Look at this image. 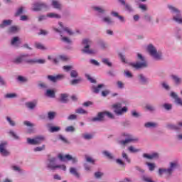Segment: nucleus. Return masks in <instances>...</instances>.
<instances>
[{"label": "nucleus", "mask_w": 182, "mask_h": 182, "mask_svg": "<svg viewBox=\"0 0 182 182\" xmlns=\"http://www.w3.org/2000/svg\"><path fill=\"white\" fill-rule=\"evenodd\" d=\"M11 45L14 46H19V45H21L19 37H14L13 39L11 40Z\"/></svg>", "instance_id": "4be33fe9"}, {"label": "nucleus", "mask_w": 182, "mask_h": 182, "mask_svg": "<svg viewBox=\"0 0 182 182\" xmlns=\"http://www.w3.org/2000/svg\"><path fill=\"white\" fill-rule=\"evenodd\" d=\"M104 86H105V85H103V84H100V85H98L97 87L92 86V92L94 93H99V92H100V90H102V87H103Z\"/></svg>", "instance_id": "a211bd4d"}, {"label": "nucleus", "mask_w": 182, "mask_h": 182, "mask_svg": "<svg viewBox=\"0 0 182 182\" xmlns=\"http://www.w3.org/2000/svg\"><path fill=\"white\" fill-rule=\"evenodd\" d=\"M129 65L136 70L143 68H147V62L140 53L137 54L136 63H131Z\"/></svg>", "instance_id": "f257e3e1"}, {"label": "nucleus", "mask_w": 182, "mask_h": 182, "mask_svg": "<svg viewBox=\"0 0 182 182\" xmlns=\"http://www.w3.org/2000/svg\"><path fill=\"white\" fill-rule=\"evenodd\" d=\"M18 80H19V82H27L28 81V80L23 76H18Z\"/></svg>", "instance_id": "e2e57ef3"}, {"label": "nucleus", "mask_w": 182, "mask_h": 182, "mask_svg": "<svg viewBox=\"0 0 182 182\" xmlns=\"http://www.w3.org/2000/svg\"><path fill=\"white\" fill-rule=\"evenodd\" d=\"M55 116H56V112H49L48 113V117L50 120H53L55 119Z\"/></svg>", "instance_id": "72a5a7b5"}, {"label": "nucleus", "mask_w": 182, "mask_h": 182, "mask_svg": "<svg viewBox=\"0 0 182 182\" xmlns=\"http://www.w3.org/2000/svg\"><path fill=\"white\" fill-rule=\"evenodd\" d=\"M26 106L28 109H35V107L36 106V103H35V102H26Z\"/></svg>", "instance_id": "473e14b6"}, {"label": "nucleus", "mask_w": 182, "mask_h": 182, "mask_svg": "<svg viewBox=\"0 0 182 182\" xmlns=\"http://www.w3.org/2000/svg\"><path fill=\"white\" fill-rule=\"evenodd\" d=\"M103 22H106L107 23H112L113 21H112L110 17H105L103 18Z\"/></svg>", "instance_id": "864d4df0"}, {"label": "nucleus", "mask_w": 182, "mask_h": 182, "mask_svg": "<svg viewBox=\"0 0 182 182\" xmlns=\"http://www.w3.org/2000/svg\"><path fill=\"white\" fill-rule=\"evenodd\" d=\"M65 132H75V127L73 126L67 127L65 129Z\"/></svg>", "instance_id": "603ef678"}, {"label": "nucleus", "mask_w": 182, "mask_h": 182, "mask_svg": "<svg viewBox=\"0 0 182 182\" xmlns=\"http://www.w3.org/2000/svg\"><path fill=\"white\" fill-rule=\"evenodd\" d=\"M113 109H114V112L118 116L123 114V113H126L127 112V107H124L122 108V103H117L112 105Z\"/></svg>", "instance_id": "6e6552de"}, {"label": "nucleus", "mask_w": 182, "mask_h": 182, "mask_svg": "<svg viewBox=\"0 0 182 182\" xmlns=\"http://www.w3.org/2000/svg\"><path fill=\"white\" fill-rule=\"evenodd\" d=\"M117 85L119 89H123L124 87V83L122 81H117Z\"/></svg>", "instance_id": "de8ad7c7"}, {"label": "nucleus", "mask_w": 182, "mask_h": 182, "mask_svg": "<svg viewBox=\"0 0 182 182\" xmlns=\"http://www.w3.org/2000/svg\"><path fill=\"white\" fill-rule=\"evenodd\" d=\"M46 8H48L46 4L43 2H36L33 4L31 10L34 12H39V11H42V9H45Z\"/></svg>", "instance_id": "9d476101"}, {"label": "nucleus", "mask_w": 182, "mask_h": 182, "mask_svg": "<svg viewBox=\"0 0 182 182\" xmlns=\"http://www.w3.org/2000/svg\"><path fill=\"white\" fill-rule=\"evenodd\" d=\"M12 24V20H4L2 23L0 24V28H5V26H9Z\"/></svg>", "instance_id": "5701e85b"}, {"label": "nucleus", "mask_w": 182, "mask_h": 182, "mask_svg": "<svg viewBox=\"0 0 182 182\" xmlns=\"http://www.w3.org/2000/svg\"><path fill=\"white\" fill-rule=\"evenodd\" d=\"M43 141H45V136H37L34 139L27 138V143L33 146L41 144Z\"/></svg>", "instance_id": "0eeeda50"}, {"label": "nucleus", "mask_w": 182, "mask_h": 182, "mask_svg": "<svg viewBox=\"0 0 182 182\" xmlns=\"http://www.w3.org/2000/svg\"><path fill=\"white\" fill-rule=\"evenodd\" d=\"M8 142L4 141L0 144V153L2 156H9L10 153L6 149Z\"/></svg>", "instance_id": "f8f14e48"}, {"label": "nucleus", "mask_w": 182, "mask_h": 182, "mask_svg": "<svg viewBox=\"0 0 182 182\" xmlns=\"http://www.w3.org/2000/svg\"><path fill=\"white\" fill-rule=\"evenodd\" d=\"M167 127L171 130H180V127L178 125L168 124Z\"/></svg>", "instance_id": "7c9ffc66"}, {"label": "nucleus", "mask_w": 182, "mask_h": 182, "mask_svg": "<svg viewBox=\"0 0 182 182\" xmlns=\"http://www.w3.org/2000/svg\"><path fill=\"white\" fill-rule=\"evenodd\" d=\"M23 14V7H20L15 14V16H19Z\"/></svg>", "instance_id": "37998d69"}, {"label": "nucleus", "mask_w": 182, "mask_h": 182, "mask_svg": "<svg viewBox=\"0 0 182 182\" xmlns=\"http://www.w3.org/2000/svg\"><path fill=\"white\" fill-rule=\"evenodd\" d=\"M52 5L55 9H62V4H60V3H59V1H58L57 0H53Z\"/></svg>", "instance_id": "6ab92c4d"}, {"label": "nucleus", "mask_w": 182, "mask_h": 182, "mask_svg": "<svg viewBox=\"0 0 182 182\" xmlns=\"http://www.w3.org/2000/svg\"><path fill=\"white\" fill-rule=\"evenodd\" d=\"M47 167L50 170H56V168H58V165H56V158L48 159Z\"/></svg>", "instance_id": "ddd939ff"}, {"label": "nucleus", "mask_w": 182, "mask_h": 182, "mask_svg": "<svg viewBox=\"0 0 182 182\" xmlns=\"http://www.w3.org/2000/svg\"><path fill=\"white\" fill-rule=\"evenodd\" d=\"M85 157L87 163H91V164H95V159H93L92 157L87 155H85Z\"/></svg>", "instance_id": "c9c22d12"}, {"label": "nucleus", "mask_w": 182, "mask_h": 182, "mask_svg": "<svg viewBox=\"0 0 182 182\" xmlns=\"http://www.w3.org/2000/svg\"><path fill=\"white\" fill-rule=\"evenodd\" d=\"M95 11H97L100 14H103L105 12V10L100 7H94Z\"/></svg>", "instance_id": "052dcab7"}, {"label": "nucleus", "mask_w": 182, "mask_h": 182, "mask_svg": "<svg viewBox=\"0 0 182 182\" xmlns=\"http://www.w3.org/2000/svg\"><path fill=\"white\" fill-rule=\"evenodd\" d=\"M102 154H105V156L106 157H107V159H109V160H112L113 159V155H112V154H110L109 151H104L102 152Z\"/></svg>", "instance_id": "e433bc0d"}, {"label": "nucleus", "mask_w": 182, "mask_h": 182, "mask_svg": "<svg viewBox=\"0 0 182 182\" xmlns=\"http://www.w3.org/2000/svg\"><path fill=\"white\" fill-rule=\"evenodd\" d=\"M124 136H126L127 137H128V139H125V140H122L120 141V144H127V143H131V141H137V140H139L137 138H133L132 137V136L129 135V134H124Z\"/></svg>", "instance_id": "2eb2a0df"}, {"label": "nucleus", "mask_w": 182, "mask_h": 182, "mask_svg": "<svg viewBox=\"0 0 182 182\" xmlns=\"http://www.w3.org/2000/svg\"><path fill=\"white\" fill-rule=\"evenodd\" d=\"M125 9L129 12H132V11H133V9H132V6L127 4L125 5Z\"/></svg>", "instance_id": "774afa93"}, {"label": "nucleus", "mask_w": 182, "mask_h": 182, "mask_svg": "<svg viewBox=\"0 0 182 182\" xmlns=\"http://www.w3.org/2000/svg\"><path fill=\"white\" fill-rule=\"evenodd\" d=\"M28 56H29V55H21V56L16 58L14 62V63H22V62H25L26 63H28V60H31V59H28Z\"/></svg>", "instance_id": "4468645a"}, {"label": "nucleus", "mask_w": 182, "mask_h": 182, "mask_svg": "<svg viewBox=\"0 0 182 182\" xmlns=\"http://www.w3.org/2000/svg\"><path fill=\"white\" fill-rule=\"evenodd\" d=\"M70 174H73V176H75V177H77V178H79V177H80L79 172H77V170L75 168H73V167L70 168Z\"/></svg>", "instance_id": "aec40b11"}, {"label": "nucleus", "mask_w": 182, "mask_h": 182, "mask_svg": "<svg viewBox=\"0 0 182 182\" xmlns=\"http://www.w3.org/2000/svg\"><path fill=\"white\" fill-rule=\"evenodd\" d=\"M46 96H48V97H55V91L52 90H47L46 92Z\"/></svg>", "instance_id": "bb28decb"}, {"label": "nucleus", "mask_w": 182, "mask_h": 182, "mask_svg": "<svg viewBox=\"0 0 182 182\" xmlns=\"http://www.w3.org/2000/svg\"><path fill=\"white\" fill-rule=\"evenodd\" d=\"M9 134L10 136H12L15 139V140H19V136H18L16 133H15V132L10 131Z\"/></svg>", "instance_id": "79ce46f5"}, {"label": "nucleus", "mask_w": 182, "mask_h": 182, "mask_svg": "<svg viewBox=\"0 0 182 182\" xmlns=\"http://www.w3.org/2000/svg\"><path fill=\"white\" fill-rule=\"evenodd\" d=\"M122 157H123V159H125V160H126L128 163H130V159H129V156H127V154L123 152V153H122Z\"/></svg>", "instance_id": "13d9d810"}, {"label": "nucleus", "mask_w": 182, "mask_h": 182, "mask_svg": "<svg viewBox=\"0 0 182 182\" xmlns=\"http://www.w3.org/2000/svg\"><path fill=\"white\" fill-rule=\"evenodd\" d=\"M50 133H55L56 132H59L60 130V127H50L49 128Z\"/></svg>", "instance_id": "c756f323"}, {"label": "nucleus", "mask_w": 182, "mask_h": 182, "mask_svg": "<svg viewBox=\"0 0 182 182\" xmlns=\"http://www.w3.org/2000/svg\"><path fill=\"white\" fill-rule=\"evenodd\" d=\"M144 19L146 22H151V19H153V18L150 15L146 14L144 16Z\"/></svg>", "instance_id": "8fccbe9b"}, {"label": "nucleus", "mask_w": 182, "mask_h": 182, "mask_svg": "<svg viewBox=\"0 0 182 182\" xmlns=\"http://www.w3.org/2000/svg\"><path fill=\"white\" fill-rule=\"evenodd\" d=\"M48 18H55V19H60V15L55 14V13H49L47 14Z\"/></svg>", "instance_id": "a878e982"}, {"label": "nucleus", "mask_w": 182, "mask_h": 182, "mask_svg": "<svg viewBox=\"0 0 182 182\" xmlns=\"http://www.w3.org/2000/svg\"><path fill=\"white\" fill-rule=\"evenodd\" d=\"M77 117V116H76V114H70L69 117H68V120H75L76 119Z\"/></svg>", "instance_id": "0e129e2a"}, {"label": "nucleus", "mask_w": 182, "mask_h": 182, "mask_svg": "<svg viewBox=\"0 0 182 182\" xmlns=\"http://www.w3.org/2000/svg\"><path fill=\"white\" fill-rule=\"evenodd\" d=\"M102 63H104V65H107V66H109V68L112 67V63H110L109 59L104 58V59H102Z\"/></svg>", "instance_id": "58836bf2"}, {"label": "nucleus", "mask_w": 182, "mask_h": 182, "mask_svg": "<svg viewBox=\"0 0 182 182\" xmlns=\"http://www.w3.org/2000/svg\"><path fill=\"white\" fill-rule=\"evenodd\" d=\"M35 46L36 48V49H40L41 50H46V47H45V46H43L42 43H35Z\"/></svg>", "instance_id": "c85d7f7f"}, {"label": "nucleus", "mask_w": 182, "mask_h": 182, "mask_svg": "<svg viewBox=\"0 0 182 182\" xmlns=\"http://www.w3.org/2000/svg\"><path fill=\"white\" fill-rule=\"evenodd\" d=\"M83 138L85 139V140H90V139H93V135L90 134H86L83 135Z\"/></svg>", "instance_id": "49530a36"}, {"label": "nucleus", "mask_w": 182, "mask_h": 182, "mask_svg": "<svg viewBox=\"0 0 182 182\" xmlns=\"http://www.w3.org/2000/svg\"><path fill=\"white\" fill-rule=\"evenodd\" d=\"M177 166V163L176 162H171L170 168L168 169L166 168H159V176H163V174H168L169 176L173 173L174 168Z\"/></svg>", "instance_id": "423d86ee"}, {"label": "nucleus", "mask_w": 182, "mask_h": 182, "mask_svg": "<svg viewBox=\"0 0 182 182\" xmlns=\"http://www.w3.org/2000/svg\"><path fill=\"white\" fill-rule=\"evenodd\" d=\"M168 8L170 9L171 12L176 14V15L173 16V19L175 21V22H177L178 23H182V17L180 10L171 5H168Z\"/></svg>", "instance_id": "f03ea898"}, {"label": "nucleus", "mask_w": 182, "mask_h": 182, "mask_svg": "<svg viewBox=\"0 0 182 182\" xmlns=\"http://www.w3.org/2000/svg\"><path fill=\"white\" fill-rule=\"evenodd\" d=\"M105 116H107L109 119H113V114L105 111L102 112H99L97 117L92 119V122H103L105 120Z\"/></svg>", "instance_id": "7ed1b4c3"}, {"label": "nucleus", "mask_w": 182, "mask_h": 182, "mask_svg": "<svg viewBox=\"0 0 182 182\" xmlns=\"http://www.w3.org/2000/svg\"><path fill=\"white\" fill-rule=\"evenodd\" d=\"M63 69H64V70H65L66 72H69V70L73 69V67H72V65H64L63 67Z\"/></svg>", "instance_id": "3c124183"}, {"label": "nucleus", "mask_w": 182, "mask_h": 182, "mask_svg": "<svg viewBox=\"0 0 182 182\" xmlns=\"http://www.w3.org/2000/svg\"><path fill=\"white\" fill-rule=\"evenodd\" d=\"M77 75H78L77 71L73 70H72V71L70 72V76H71V77H77Z\"/></svg>", "instance_id": "09e8293b"}, {"label": "nucleus", "mask_w": 182, "mask_h": 182, "mask_svg": "<svg viewBox=\"0 0 182 182\" xmlns=\"http://www.w3.org/2000/svg\"><path fill=\"white\" fill-rule=\"evenodd\" d=\"M46 146L42 145V146H38L34 149V151H42V150H45Z\"/></svg>", "instance_id": "a18cd8bd"}, {"label": "nucleus", "mask_w": 182, "mask_h": 182, "mask_svg": "<svg viewBox=\"0 0 182 182\" xmlns=\"http://www.w3.org/2000/svg\"><path fill=\"white\" fill-rule=\"evenodd\" d=\"M164 109H166V110H170V109H171L172 106H171V105H170V104H164Z\"/></svg>", "instance_id": "69168bd1"}, {"label": "nucleus", "mask_w": 182, "mask_h": 182, "mask_svg": "<svg viewBox=\"0 0 182 182\" xmlns=\"http://www.w3.org/2000/svg\"><path fill=\"white\" fill-rule=\"evenodd\" d=\"M58 158L60 159V160H61V161H66V160L68 161H72L73 163H77V159L76 158H73L72 157V156H70V154H66L65 156L62 155V154H60L58 155Z\"/></svg>", "instance_id": "9b49d317"}, {"label": "nucleus", "mask_w": 182, "mask_h": 182, "mask_svg": "<svg viewBox=\"0 0 182 182\" xmlns=\"http://www.w3.org/2000/svg\"><path fill=\"white\" fill-rule=\"evenodd\" d=\"M175 102H176V105H178L179 106H181V107H182V99H181V98H180V97H178V98H176V100H175Z\"/></svg>", "instance_id": "5fc2aeb1"}, {"label": "nucleus", "mask_w": 182, "mask_h": 182, "mask_svg": "<svg viewBox=\"0 0 182 182\" xmlns=\"http://www.w3.org/2000/svg\"><path fill=\"white\" fill-rule=\"evenodd\" d=\"M171 77L176 85H180V83H181V78L178 77L177 75H171Z\"/></svg>", "instance_id": "cd10ccee"}, {"label": "nucleus", "mask_w": 182, "mask_h": 182, "mask_svg": "<svg viewBox=\"0 0 182 182\" xmlns=\"http://www.w3.org/2000/svg\"><path fill=\"white\" fill-rule=\"evenodd\" d=\"M18 31L19 28H18V27L13 26L8 29L7 32L8 33H16Z\"/></svg>", "instance_id": "b1692460"}, {"label": "nucleus", "mask_w": 182, "mask_h": 182, "mask_svg": "<svg viewBox=\"0 0 182 182\" xmlns=\"http://www.w3.org/2000/svg\"><path fill=\"white\" fill-rule=\"evenodd\" d=\"M139 79L143 85H146V82H147V78H146V77L141 74L139 75Z\"/></svg>", "instance_id": "a19ab883"}, {"label": "nucleus", "mask_w": 182, "mask_h": 182, "mask_svg": "<svg viewBox=\"0 0 182 182\" xmlns=\"http://www.w3.org/2000/svg\"><path fill=\"white\" fill-rule=\"evenodd\" d=\"M147 50L149 55H151V56H153V58H154V59H156V60H160V59H161V53H158L157 50L153 45L151 44L148 46Z\"/></svg>", "instance_id": "20e7f679"}, {"label": "nucleus", "mask_w": 182, "mask_h": 182, "mask_svg": "<svg viewBox=\"0 0 182 182\" xmlns=\"http://www.w3.org/2000/svg\"><path fill=\"white\" fill-rule=\"evenodd\" d=\"M143 157H144L145 159H149V160H153V159H159V154L154 153L151 155L147 154H144Z\"/></svg>", "instance_id": "f3484780"}, {"label": "nucleus", "mask_w": 182, "mask_h": 182, "mask_svg": "<svg viewBox=\"0 0 182 182\" xmlns=\"http://www.w3.org/2000/svg\"><path fill=\"white\" fill-rule=\"evenodd\" d=\"M86 77L88 80H90V82H91V83H96V80L92 78V77H90V75H86Z\"/></svg>", "instance_id": "6e6d98bb"}, {"label": "nucleus", "mask_w": 182, "mask_h": 182, "mask_svg": "<svg viewBox=\"0 0 182 182\" xmlns=\"http://www.w3.org/2000/svg\"><path fill=\"white\" fill-rule=\"evenodd\" d=\"M63 77H65L63 75H58L56 76L48 75V79L54 83L58 82V80H60V79H63Z\"/></svg>", "instance_id": "dca6fc26"}, {"label": "nucleus", "mask_w": 182, "mask_h": 182, "mask_svg": "<svg viewBox=\"0 0 182 182\" xmlns=\"http://www.w3.org/2000/svg\"><path fill=\"white\" fill-rule=\"evenodd\" d=\"M4 97L6 99H14V97H16V94L15 93L6 94Z\"/></svg>", "instance_id": "ea45409f"}, {"label": "nucleus", "mask_w": 182, "mask_h": 182, "mask_svg": "<svg viewBox=\"0 0 182 182\" xmlns=\"http://www.w3.org/2000/svg\"><path fill=\"white\" fill-rule=\"evenodd\" d=\"M145 127L150 128V127H157V124L154 122H147L145 124Z\"/></svg>", "instance_id": "4c0bfd02"}, {"label": "nucleus", "mask_w": 182, "mask_h": 182, "mask_svg": "<svg viewBox=\"0 0 182 182\" xmlns=\"http://www.w3.org/2000/svg\"><path fill=\"white\" fill-rule=\"evenodd\" d=\"M23 124L28 126V127H33V124L31 123L29 121H24Z\"/></svg>", "instance_id": "bf43d9fd"}, {"label": "nucleus", "mask_w": 182, "mask_h": 182, "mask_svg": "<svg viewBox=\"0 0 182 182\" xmlns=\"http://www.w3.org/2000/svg\"><path fill=\"white\" fill-rule=\"evenodd\" d=\"M75 113L78 114H87V111L83 109V108H78L75 110Z\"/></svg>", "instance_id": "2f4dec72"}, {"label": "nucleus", "mask_w": 182, "mask_h": 182, "mask_svg": "<svg viewBox=\"0 0 182 182\" xmlns=\"http://www.w3.org/2000/svg\"><path fill=\"white\" fill-rule=\"evenodd\" d=\"M48 58L49 60H53V63L55 65H58L60 60H62V62H68V60L70 59V58L65 55H60L58 58H52L50 55H48Z\"/></svg>", "instance_id": "1a4fd4ad"}, {"label": "nucleus", "mask_w": 182, "mask_h": 182, "mask_svg": "<svg viewBox=\"0 0 182 182\" xmlns=\"http://www.w3.org/2000/svg\"><path fill=\"white\" fill-rule=\"evenodd\" d=\"M45 60H32L30 59L29 60H27V63H29L30 65H33V63H45Z\"/></svg>", "instance_id": "412c9836"}, {"label": "nucleus", "mask_w": 182, "mask_h": 182, "mask_svg": "<svg viewBox=\"0 0 182 182\" xmlns=\"http://www.w3.org/2000/svg\"><path fill=\"white\" fill-rule=\"evenodd\" d=\"M128 150H129V151L131 153H137L139 151H140V149H137L133 147V146H131L128 148Z\"/></svg>", "instance_id": "c03bdc74"}, {"label": "nucleus", "mask_w": 182, "mask_h": 182, "mask_svg": "<svg viewBox=\"0 0 182 182\" xmlns=\"http://www.w3.org/2000/svg\"><path fill=\"white\" fill-rule=\"evenodd\" d=\"M68 94H61L60 102H62V103H68Z\"/></svg>", "instance_id": "393cba45"}, {"label": "nucleus", "mask_w": 182, "mask_h": 182, "mask_svg": "<svg viewBox=\"0 0 182 182\" xmlns=\"http://www.w3.org/2000/svg\"><path fill=\"white\" fill-rule=\"evenodd\" d=\"M80 80H82L80 78L73 80L71 81V85H77V83H79V82H80Z\"/></svg>", "instance_id": "680f3d73"}, {"label": "nucleus", "mask_w": 182, "mask_h": 182, "mask_svg": "<svg viewBox=\"0 0 182 182\" xmlns=\"http://www.w3.org/2000/svg\"><path fill=\"white\" fill-rule=\"evenodd\" d=\"M6 120H7V122H9V123L11 126H15V122L12 121V119H11V117H7Z\"/></svg>", "instance_id": "4d7b16f0"}, {"label": "nucleus", "mask_w": 182, "mask_h": 182, "mask_svg": "<svg viewBox=\"0 0 182 182\" xmlns=\"http://www.w3.org/2000/svg\"><path fill=\"white\" fill-rule=\"evenodd\" d=\"M146 166H148L150 171H154V168H156V165L154 164L146 162Z\"/></svg>", "instance_id": "f704fd0d"}, {"label": "nucleus", "mask_w": 182, "mask_h": 182, "mask_svg": "<svg viewBox=\"0 0 182 182\" xmlns=\"http://www.w3.org/2000/svg\"><path fill=\"white\" fill-rule=\"evenodd\" d=\"M103 176V173L102 172H95V176L96 178H100V177Z\"/></svg>", "instance_id": "338daca9"}, {"label": "nucleus", "mask_w": 182, "mask_h": 182, "mask_svg": "<svg viewBox=\"0 0 182 182\" xmlns=\"http://www.w3.org/2000/svg\"><path fill=\"white\" fill-rule=\"evenodd\" d=\"M91 44L92 41L89 39H84L82 41V45H85L84 49L82 50V53H87V55H93L95 53V50L89 49Z\"/></svg>", "instance_id": "39448f33"}]
</instances>
